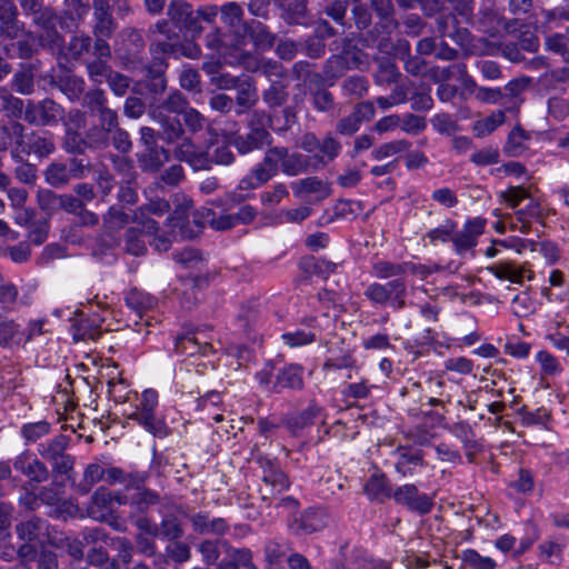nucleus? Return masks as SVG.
Returning <instances> with one entry per match:
<instances>
[{
  "label": "nucleus",
  "instance_id": "1",
  "mask_svg": "<svg viewBox=\"0 0 569 569\" xmlns=\"http://www.w3.org/2000/svg\"><path fill=\"white\" fill-rule=\"evenodd\" d=\"M148 114L160 124V137L166 144H174L173 156L187 162L194 170H209V154L201 151L187 133L194 134L203 129L206 118L189 106L188 98L179 90L151 103Z\"/></svg>",
  "mask_w": 569,
  "mask_h": 569
},
{
  "label": "nucleus",
  "instance_id": "2",
  "mask_svg": "<svg viewBox=\"0 0 569 569\" xmlns=\"http://www.w3.org/2000/svg\"><path fill=\"white\" fill-rule=\"evenodd\" d=\"M222 28H214L204 37L208 49L224 57L226 60L233 59L242 52L241 47L248 39V24L243 21V10L237 2H227L220 8Z\"/></svg>",
  "mask_w": 569,
  "mask_h": 569
},
{
  "label": "nucleus",
  "instance_id": "3",
  "mask_svg": "<svg viewBox=\"0 0 569 569\" xmlns=\"http://www.w3.org/2000/svg\"><path fill=\"white\" fill-rule=\"evenodd\" d=\"M259 465L262 471L260 487L262 499H271V505L277 509H283L289 513L296 512L300 503L295 497H279L290 486L287 475L276 461L269 458H260Z\"/></svg>",
  "mask_w": 569,
  "mask_h": 569
},
{
  "label": "nucleus",
  "instance_id": "4",
  "mask_svg": "<svg viewBox=\"0 0 569 569\" xmlns=\"http://www.w3.org/2000/svg\"><path fill=\"white\" fill-rule=\"evenodd\" d=\"M330 51L335 53L323 64V73L328 79H338L349 70H363L368 66L367 54L349 37L332 41Z\"/></svg>",
  "mask_w": 569,
  "mask_h": 569
},
{
  "label": "nucleus",
  "instance_id": "5",
  "mask_svg": "<svg viewBox=\"0 0 569 569\" xmlns=\"http://www.w3.org/2000/svg\"><path fill=\"white\" fill-rule=\"evenodd\" d=\"M69 446L70 438L66 435H58L38 446V455L50 465L54 478L64 476L72 480L76 458L68 452Z\"/></svg>",
  "mask_w": 569,
  "mask_h": 569
},
{
  "label": "nucleus",
  "instance_id": "6",
  "mask_svg": "<svg viewBox=\"0 0 569 569\" xmlns=\"http://www.w3.org/2000/svg\"><path fill=\"white\" fill-rule=\"evenodd\" d=\"M371 9L379 17L370 30L361 33L359 41L368 48H376L378 50H387L389 48L385 33H391L399 24L393 19V3L391 0H369Z\"/></svg>",
  "mask_w": 569,
  "mask_h": 569
},
{
  "label": "nucleus",
  "instance_id": "7",
  "mask_svg": "<svg viewBox=\"0 0 569 569\" xmlns=\"http://www.w3.org/2000/svg\"><path fill=\"white\" fill-rule=\"evenodd\" d=\"M158 392L153 389H147L142 392L139 403L128 419L136 421L147 432L158 438H164L169 433V428L163 419L157 417Z\"/></svg>",
  "mask_w": 569,
  "mask_h": 569
},
{
  "label": "nucleus",
  "instance_id": "8",
  "mask_svg": "<svg viewBox=\"0 0 569 569\" xmlns=\"http://www.w3.org/2000/svg\"><path fill=\"white\" fill-rule=\"evenodd\" d=\"M283 157H286V147L269 148L263 159L239 182V189L243 191L256 189L282 171Z\"/></svg>",
  "mask_w": 569,
  "mask_h": 569
},
{
  "label": "nucleus",
  "instance_id": "9",
  "mask_svg": "<svg viewBox=\"0 0 569 569\" xmlns=\"http://www.w3.org/2000/svg\"><path fill=\"white\" fill-rule=\"evenodd\" d=\"M365 297L377 305H389L395 310L406 307L407 282L403 278H396L387 283H371L365 292Z\"/></svg>",
  "mask_w": 569,
  "mask_h": 569
},
{
  "label": "nucleus",
  "instance_id": "10",
  "mask_svg": "<svg viewBox=\"0 0 569 569\" xmlns=\"http://www.w3.org/2000/svg\"><path fill=\"white\" fill-rule=\"evenodd\" d=\"M20 118L36 127L54 126L64 118V109L49 98L41 101L28 100Z\"/></svg>",
  "mask_w": 569,
  "mask_h": 569
},
{
  "label": "nucleus",
  "instance_id": "11",
  "mask_svg": "<svg viewBox=\"0 0 569 569\" xmlns=\"http://www.w3.org/2000/svg\"><path fill=\"white\" fill-rule=\"evenodd\" d=\"M13 470L22 480V485L38 486L49 480L50 470L44 461L40 460L37 455L29 450H24L13 458Z\"/></svg>",
  "mask_w": 569,
  "mask_h": 569
},
{
  "label": "nucleus",
  "instance_id": "12",
  "mask_svg": "<svg viewBox=\"0 0 569 569\" xmlns=\"http://www.w3.org/2000/svg\"><path fill=\"white\" fill-rule=\"evenodd\" d=\"M111 56L108 41L98 40V43H93L92 58L84 62L87 74L92 82L101 84L110 77L113 71L109 63Z\"/></svg>",
  "mask_w": 569,
  "mask_h": 569
},
{
  "label": "nucleus",
  "instance_id": "13",
  "mask_svg": "<svg viewBox=\"0 0 569 569\" xmlns=\"http://www.w3.org/2000/svg\"><path fill=\"white\" fill-rule=\"evenodd\" d=\"M120 60L122 66L129 71L144 68V40L138 30L130 29L126 32Z\"/></svg>",
  "mask_w": 569,
  "mask_h": 569
},
{
  "label": "nucleus",
  "instance_id": "14",
  "mask_svg": "<svg viewBox=\"0 0 569 569\" xmlns=\"http://www.w3.org/2000/svg\"><path fill=\"white\" fill-rule=\"evenodd\" d=\"M503 24V18L497 7V0H481L472 26L488 37H497Z\"/></svg>",
  "mask_w": 569,
  "mask_h": 569
},
{
  "label": "nucleus",
  "instance_id": "15",
  "mask_svg": "<svg viewBox=\"0 0 569 569\" xmlns=\"http://www.w3.org/2000/svg\"><path fill=\"white\" fill-rule=\"evenodd\" d=\"M150 31L160 36V38H154L151 41L149 46L150 52H160L168 58H178L181 38L179 33L171 30L167 20L158 21L150 28Z\"/></svg>",
  "mask_w": 569,
  "mask_h": 569
},
{
  "label": "nucleus",
  "instance_id": "16",
  "mask_svg": "<svg viewBox=\"0 0 569 569\" xmlns=\"http://www.w3.org/2000/svg\"><path fill=\"white\" fill-rule=\"evenodd\" d=\"M393 500L409 510L419 515L429 513L433 507L432 498L427 493H420L415 485H403L392 492Z\"/></svg>",
  "mask_w": 569,
  "mask_h": 569
},
{
  "label": "nucleus",
  "instance_id": "17",
  "mask_svg": "<svg viewBox=\"0 0 569 569\" xmlns=\"http://www.w3.org/2000/svg\"><path fill=\"white\" fill-rule=\"evenodd\" d=\"M92 36L94 37V43H98V40L107 41L117 29L109 0H92Z\"/></svg>",
  "mask_w": 569,
  "mask_h": 569
},
{
  "label": "nucleus",
  "instance_id": "18",
  "mask_svg": "<svg viewBox=\"0 0 569 569\" xmlns=\"http://www.w3.org/2000/svg\"><path fill=\"white\" fill-rule=\"evenodd\" d=\"M80 538L66 537L63 547L67 553L74 560H82L84 557V547L98 543H107L109 536L102 528H87L81 532Z\"/></svg>",
  "mask_w": 569,
  "mask_h": 569
},
{
  "label": "nucleus",
  "instance_id": "19",
  "mask_svg": "<svg viewBox=\"0 0 569 569\" xmlns=\"http://www.w3.org/2000/svg\"><path fill=\"white\" fill-rule=\"evenodd\" d=\"M229 64H242L247 70L260 72L272 80H279L284 77V69L281 63L273 60H257L249 53L239 52L233 59L227 60Z\"/></svg>",
  "mask_w": 569,
  "mask_h": 569
},
{
  "label": "nucleus",
  "instance_id": "20",
  "mask_svg": "<svg viewBox=\"0 0 569 569\" xmlns=\"http://www.w3.org/2000/svg\"><path fill=\"white\" fill-rule=\"evenodd\" d=\"M168 16L173 24L180 29H186L193 34L201 31L198 16H196L191 6L183 0L171 1L168 7Z\"/></svg>",
  "mask_w": 569,
  "mask_h": 569
},
{
  "label": "nucleus",
  "instance_id": "21",
  "mask_svg": "<svg viewBox=\"0 0 569 569\" xmlns=\"http://www.w3.org/2000/svg\"><path fill=\"white\" fill-rule=\"evenodd\" d=\"M272 142V136L269 131H259L257 129L249 130L243 134H236L230 143L241 154H248L256 150H261L266 146H270Z\"/></svg>",
  "mask_w": 569,
  "mask_h": 569
},
{
  "label": "nucleus",
  "instance_id": "22",
  "mask_svg": "<svg viewBox=\"0 0 569 569\" xmlns=\"http://www.w3.org/2000/svg\"><path fill=\"white\" fill-rule=\"evenodd\" d=\"M485 223V219L475 218L467 221L463 229L451 237V241L458 253L470 250L476 246L477 238L483 232Z\"/></svg>",
  "mask_w": 569,
  "mask_h": 569
},
{
  "label": "nucleus",
  "instance_id": "23",
  "mask_svg": "<svg viewBox=\"0 0 569 569\" xmlns=\"http://www.w3.org/2000/svg\"><path fill=\"white\" fill-rule=\"evenodd\" d=\"M16 533L23 542L40 541L49 536V523L33 516L17 523Z\"/></svg>",
  "mask_w": 569,
  "mask_h": 569
},
{
  "label": "nucleus",
  "instance_id": "24",
  "mask_svg": "<svg viewBox=\"0 0 569 569\" xmlns=\"http://www.w3.org/2000/svg\"><path fill=\"white\" fill-rule=\"evenodd\" d=\"M200 331H188L176 338L174 349L183 356H194L197 353L207 355L212 351V343L209 340H200Z\"/></svg>",
  "mask_w": 569,
  "mask_h": 569
},
{
  "label": "nucleus",
  "instance_id": "25",
  "mask_svg": "<svg viewBox=\"0 0 569 569\" xmlns=\"http://www.w3.org/2000/svg\"><path fill=\"white\" fill-rule=\"evenodd\" d=\"M194 532L199 535L222 536L229 530L223 518H210L207 512H197L188 517Z\"/></svg>",
  "mask_w": 569,
  "mask_h": 569
},
{
  "label": "nucleus",
  "instance_id": "26",
  "mask_svg": "<svg viewBox=\"0 0 569 569\" xmlns=\"http://www.w3.org/2000/svg\"><path fill=\"white\" fill-rule=\"evenodd\" d=\"M113 496L108 489L100 487L91 496L87 508L88 516L98 521H106L113 511Z\"/></svg>",
  "mask_w": 569,
  "mask_h": 569
},
{
  "label": "nucleus",
  "instance_id": "27",
  "mask_svg": "<svg viewBox=\"0 0 569 569\" xmlns=\"http://www.w3.org/2000/svg\"><path fill=\"white\" fill-rule=\"evenodd\" d=\"M341 143L331 133L320 140L317 152L311 157L312 169L319 170L332 162L341 151Z\"/></svg>",
  "mask_w": 569,
  "mask_h": 569
},
{
  "label": "nucleus",
  "instance_id": "28",
  "mask_svg": "<svg viewBox=\"0 0 569 569\" xmlns=\"http://www.w3.org/2000/svg\"><path fill=\"white\" fill-rule=\"evenodd\" d=\"M530 79L520 78L515 79L507 83L502 91L501 104L506 111L518 112L521 103L523 102V92L527 89Z\"/></svg>",
  "mask_w": 569,
  "mask_h": 569
},
{
  "label": "nucleus",
  "instance_id": "29",
  "mask_svg": "<svg viewBox=\"0 0 569 569\" xmlns=\"http://www.w3.org/2000/svg\"><path fill=\"white\" fill-rule=\"evenodd\" d=\"M327 525V517L325 511L316 508L307 509L299 519H296L292 529L297 533L310 535L319 531Z\"/></svg>",
  "mask_w": 569,
  "mask_h": 569
},
{
  "label": "nucleus",
  "instance_id": "30",
  "mask_svg": "<svg viewBox=\"0 0 569 569\" xmlns=\"http://www.w3.org/2000/svg\"><path fill=\"white\" fill-rule=\"evenodd\" d=\"M281 19L289 26H307V0H279Z\"/></svg>",
  "mask_w": 569,
  "mask_h": 569
},
{
  "label": "nucleus",
  "instance_id": "31",
  "mask_svg": "<svg viewBox=\"0 0 569 569\" xmlns=\"http://www.w3.org/2000/svg\"><path fill=\"white\" fill-rule=\"evenodd\" d=\"M37 202L39 208L48 216H53L59 211L68 213L70 208L68 204V193L59 194L50 189H40L37 192Z\"/></svg>",
  "mask_w": 569,
  "mask_h": 569
},
{
  "label": "nucleus",
  "instance_id": "32",
  "mask_svg": "<svg viewBox=\"0 0 569 569\" xmlns=\"http://www.w3.org/2000/svg\"><path fill=\"white\" fill-rule=\"evenodd\" d=\"M488 270L501 280H509L513 283H521L525 278L531 280L533 273L525 266H518L515 262H500L488 267Z\"/></svg>",
  "mask_w": 569,
  "mask_h": 569
},
{
  "label": "nucleus",
  "instance_id": "33",
  "mask_svg": "<svg viewBox=\"0 0 569 569\" xmlns=\"http://www.w3.org/2000/svg\"><path fill=\"white\" fill-rule=\"evenodd\" d=\"M303 368L299 365H289L280 369L276 377V382L272 386L274 392H280L282 389L300 390L303 387Z\"/></svg>",
  "mask_w": 569,
  "mask_h": 569
},
{
  "label": "nucleus",
  "instance_id": "34",
  "mask_svg": "<svg viewBox=\"0 0 569 569\" xmlns=\"http://www.w3.org/2000/svg\"><path fill=\"white\" fill-rule=\"evenodd\" d=\"M236 91V114L242 116L257 104L259 100L258 91L254 83L249 79L242 80Z\"/></svg>",
  "mask_w": 569,
  "mask_h": 569
},
{
  "label": "nucleus",
  "instance_id": "35",
  "mask_svg": "<svg viewBox=\"0 0 569 569\" xmlns=\"http://www.w3.org/2000/svg\"><path fill=\"white\" fill-rule=\"evenodd\" d=\"M94 37L87 33L74 34L67 44L68 56L74 60L84 63L89 60L88 56H92Z\"/></svg>",
  "mask_w": 569,
  "mask_h": 569
},
{
  "label": "nucleus",
  "instance_id": "36",
  "mask_svg": "<svg viewBox=\"0 0 569 569\" xmlns=\"http://www.w3.org/2000/svg\"><path fill=\"white\" fill-rule=\"evenodd\" d=\"M53 82L71 101H78L86 93V81L80 76L66 73L58 76Z\"/></svg>",
  "mask_w": 569,
  "mask_h": 569
},
{
  "label": "nucleus",
  "instance_id": "37",
  "mask_svg": "<svg viewBox=\"0 0 569 569\" xmlns=\"http://www.w3.org/2000/svg\"><path fill=\"white\" fill-rule=\"evenodd\" d=\"M56 150L53 138L48 132H32L28 136L27 149H22L27 154L34 153L39 158H47Z\"/></svg>",
  "mask_w": 569,
  "mask_h": 569
},
{
  "label": "nucleus",
  "instance_id": "38",
  "mask_svg": "<svg viewBox=\"0 0 569 569\" xmlns=\"http://www.w3.org/2000/svg\"><path fill=\"white\" fill-rule=\"evenodd\" d=\"M423 465V455L420 449H399L395 468L403 477L412 476L416 467Z\"/></svg>",
  "mask_w": 569,
  "mask_h": 569
},
{
  "label": "nucleus",
  "instance_id": "39",
  "mask_svg": "<svg viewBox=\"0 0 569 569\" xmlns=\"http://www.w3.org/2000/svg\"><path fill=\"white\" fill-rule=\"evenodd\" d=\"M373 61L377 64L373 78L378 86H390L398 81L400 72L391 58L377 56L373 58Z\"/></svg>",
  "mask_w": 569,
  "mask_h": 569
},
{
  "label": "nucleus",
  "instance_id": "40",
  "mask_svg": "<svg viewBox=\"0 0 569 569\" xmlns=\"http://www.w3.org/2000/svg\"><path fill=\"white\" fill-rule=\"evenodd\" d=\"M169 160V151L162 147H149L138 158L142 171L157 172Z\"/></svg>",
  "mask_w": 569,
  "mask_h": 569
},
{
  "label": "nucleus",
  "instance_id": "41",
  "mask_svg": "<svg viewBox=\"0 0 569 569\" xmlns=\"http://www.w3.org/2000/svg\"><path fill=\"white\" fill-rule=\"evenodd\" d=\"M103 477L104 467L101 463L94 462L84 468L82 479L79 482H76L73 478L70 481L78 493L87 495L96 483L103 481Z\"/></svg>",
  "mask_w": 569,
  "mask_h": 569
},
{
  "label": "nucleus",
  "instance_id": "42",
  "mask_svg": "<svg viewBox=\"0 0 569 569\" xmlns=\"http://www.w3.org/2000/svg\"><path fill=\"white\" fill-rule=\"evenodd\" d=\"M452 435L458 438L466 449V456L470 462L473 461V455L479 449V443L475 438V433L468 422L459 421L450 428Z\"/></svg>",
  "mask_w": 569,
  "mask_h": 569
},
{
  "label": "nucleus",
  "instance_id": "43",
  "mask_svg": "<svg viewBox=\"0 0 569 569\" xmlns=\"http://www.w3.org/2000/svg\"><path fill=\"white\" fill-rule=\"evenodd\" d=\"M312 169V161L310 156L299 152L290 153L286 148V157H283L282 173L287 176H298Z\"/></svg>",
  "mask_w": 569,
  "mask_h": 569
},
{
  "label": "nucleus",
  "instance_id": "44",
  "mask_svg": "<svg viewBox=\"0 0 569 569\" xmlns=\"http://www.w3.org/2000/svg\"><path fill=\"white\" fill-rule=\"evenodd\" d=\"M24 126L18 121L0 124V151H7L14 141L17 147H22Z\"/></svg>",
  "mask_w": 569,
  "mask_h": 569
},
{
  "label": "nucleus",
  "instance_id": "45",
  "mask_svg": "<svg viewBox=\"0 0 569 569\" xmlns=\"http://www.w3.org/2000/svg\"><path fill=\"white\" fill-rule=\"evenodd\" d=\"M126 303L142 319L144 312L156 307L157 299L150 293L134 288L127 293Z\"/></svg>",
  "mask_w": 569,
  "mask_h": 569
},
{
  "label": "nucleus",
  "instance_id": "46",
  "mask_svg": "<svg viewBox=\"0 0 569 569\" xmlns=\"http://www.w3.org/2000/svg\"><path fill=\"white\" fill-rule=\"evenodd\" d=\"M517 222L512 223L513 229H518L521 233H528L530 231L531 219H539L541 217L540 204L531 197L525 208L518 209L515 212Z\"/></svg>",
  "mask_w": 569,
  "mask_h": 569
},
{
  "label": "nucleus",
  "instance_id": "47",
  "mask_svg": "<svg viewBox=\"0 0 569 569\" xmlns=\"http://www.w3.org/2000/svg\"><path fill=\"white\" fill-rule=\"evenodd\" d=\"M131 222V214L118 204L110 206L102 216V224L107 232H117Z\"/></svg>",
  "mask_w": 569,
  "mask_h": 569
},
{
  "label": "nucleus",
  "instance_id": "48",
  "mask_svg": "<svg viewBox=\"0 0 569 569\" xmlns=\"http://www.w3.org/2000/svg\"><path fill=\"white\" fill-rule=\"evenodd\" d=\"M73 193H68V204L74 210L77 208L87 207L97 198V192L93 184L88 182H80L73 186Z\"/></svg>",
  "mask_w": 569,
  "mask_h": 569
},
{
  "label": "nucleus",
  "instance_id": "49",
  "mask_svg": "<svg viewBox=\"0 0 569 569\" xmlns=\"http://www.w3.org/2000/svg\"><path fill=\"white\" fill-rule=\"evenodd\" d=\"M18 8L13 7L0 21V38L4 40L18 39L23 33V23L18 19Z\"/></svg>",
  "mask_w": 569,
  "mask_h": 569
},
{
  "label": "nucleus",
  "instance_id": "50",
  "mask_svg": "<svg viewBox=\"0 0 569 569\" xmlns=\"http://www.w3.org/2000/svg\"><path fill=\"white\" fill-rule=\"evenodd\" d=\"M293 188L296 189V196H299L302 192L316 193L318 194V199H325L329 197L331 192L330 186L317 177L301 179L293 184Z\"/></svg>",
  "mask_w": 569,
  "mask_h": 569
},
{
  "label": "nucleus",
  "instance_id": "51",
  "mask_svg": "<svg viewBox=\"0 0 569 569\" xmlns=\"http://www.w3.org/2000/svg\"><path fill=\"white\" fill-rule=\"evenodd\" d=\"M171 201L174 208L167 220L171 226H179L188 217L193 202L188 196L180 192L174 193L171 197Z\"/></svg>",
  "mask_w": 569,
  "mask_h": 569
},
{
  "label": "nucleus",
  "instance_id": "52",
  "mask_svg": "<svg viewBox=\"0 0 569 569\" xmlns=\"http://www.w3.org/2000/svg\"><path fill=\"white\" fill-rule=\"evenodd\" d=\"M365 491L371 499L380 501L392 497L391 487L383 475H372L365 486Z\"/></svg>",
  "mask_w": 569,
  "mask_h": 569
},
{
  "label": "nucleus",
  "instance_id": "53",
  "mask_svg": "<svg viewBox=\"0 0 569 569\" xmlns=\"http://www.w3.org/2000/svg\"><path fill=\"white\" fill-rule=\"evenodd\" d=\"M43 176L46 182L53 188H63L70 181L67 170V162L62 161H52L49 163L43 172Z\"/></svg>",
  "mask_w": 569,
  "mask_h": 569
},
{
  "label": "nucleus",
  "instance_id": "54",
  "mask_svg": "<svg viewBox=\"0 0 569 569\" xmlns=\"http://www.w3.org/2000/svg\"><path fill=\"white\" fill-rule=\"evenodd\" d=\"M73 339L76 341L97 340L102 331L96 319L81 318L74 323Z\"/></svg>",
  "mask_w": 569,
  "mask_h": 569
},
{
  "label": "nucleus",
  "instance_id": "55",
  "mask_svg": "<svg viewBox=\"0 0 569 569\" xmlns=\"http://www.w3.org/2000/svg\"><path fill=\"white\" fill-rule=\"evenodd\" d=\"M248 38L253 41L256 47L262 50L271 48L274 42V36L268 28L254 20L248 24Z\"/></svg>",
  "mask_w": 569,
  "mask_h": 569
},
{
  "label": "nucleus",
  "instance_id": "56",
  "mask_svg": "<svg viewBox=\"0 0 569 569\" xmlns=\"http://www.w3.org/2000/svg\"><path fill=\"white\" fill-rule=\"evenodd\" d=\"M82 103L90 114L94 117L109 108L106 92L100 88L87 91L82 98Z\"/></svg>",
  "mask_w": 569,
  "mask_h": 569
},
{
  "label": "nucleus",
  "instance_id": "57",
  "mask_svg": "<svg viewBox=\"0 0 569 569\" xmlns=\"http://www.w3.org/2000/svg\"><path fill=\"white\" fill-rule=\"evenodd\" d=\"M169 500L161 498L160 495L151 489L142 488L139 490L131 500V505L134 506L140 512H146L149 507L161 503L167 506Z\"/></svg>",
  "mask_w": 569,
  "mask_h": 569
},
{
  "label": "nucleus",
  "instance_id": "58",
  "mask_svg": "<svg viewBox=\"0 0 569 569\" xmlns=\"http://www.w3.org/2000/svg\"><path fill=\"white\" fill-rule=\"evenodd\" d=\"M287 84L272 80L270 87L262 92V99L269 108H277L283 106L289 97Z\"/></svg>",
  "mask_w": 569,
  "mask_h": 569
},
{
  "label": "nucleus",
  "instance_id": "59",
  "mask_svg": "<svg viewBox=\"0 0 569 569\" xmlns=\"http://www.w3.org/2000/svg\"><path fill=\"white\" fill-rule=\"evenodd\" d=\"M23 101L14 97L8 88L0 87V111L8 118H20L22 116Z\"/></svg>",
  "mask_w": 569,
  "mask_h": 569
},
{
  "label": "nucleus",
  "instance_id": "60",
  "mask_svg": "<svg viewBox=\"0 0 569 569\" xmlns=\"http://www.w3.org/2000/svg\"><path fill=\"white\" fill-rule=\"evenodd\" d=\"M220 548L226 550L230 549V545L227 540H203L199 546L198 550L201 553L202 561L208 565H214L220 557Z\"/></svg>",
  "mask_w": 569,
  "mask_h": 569
},
{
  "label": "nucleus",
  "instance_id": "61",
  "mask_svg": "<svg viewBox=\"0 0 569 569\" xmlns=\"http://www.w3.org/2000/svg\"><path fill=\"white\" fill-rule=\"evenodd\" d=\"M159 527V536L168 541L180 540L183 535V528L178 518L171 513L163 516Z\"/></svg>",
  "mask_w": 569,
  "mask_h": 569
},
{
  "label": "nucleus",
  "instance_id": "62",
  "mask_svg": "<svg viewBox=\"0 0 569 569\" xmlns=\"http://www.w3.org/2000/svg\"><path fill=\"white\" fill-rule=\"evenodd\" d=\"M545 43L548 50L560 54L563 61L569 63V28L562 33L548 36Z\"/></svg>",
  "mask_w": 569,
  "mask_h": 569
},
{
  "label": "nucleus",
  "instance_id": "63",
  "mask_svg": "<svg viewBox=\"0 0 569 569\" xmlns=\"http://www.w3.org/2000/svg\"><path fill=\"white\" fill-rule=\"evenodd\" d=\"M110 134L111 132L107 129L97 124L92 126L84 133L87 147L96 150L108 148L110 146Z\"/></svg>",
  "mask_w": 569,
  "mask_h": 569
},
{
  "label": "nucleus",
  "instance_id": "64",
  "mask_svg": "<svg viewBox=\"0 0 569 569\" xmlns=\"http://www.w3.org/2000/svg\"><path fill=\"white\" fill-rule=\"evenodd\" d=\"M63 148L69 153L83 154L87 147L86 137L71 127L66 128Z\"/></svg>",
  "mask_w": 569,
  "mask_h": 569
}]
</instances>
